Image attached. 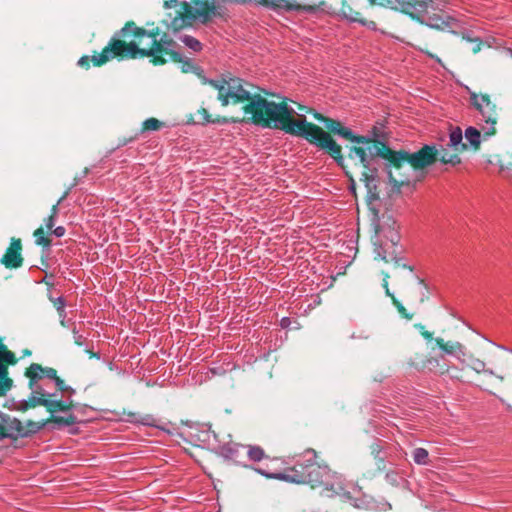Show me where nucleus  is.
Wrapping results in <instances>:
<instances>
[{
  "mask_svg": "<svg viewBox=\"0 0 512 512\" xmlns=\"http://www.w3.org/2000/svg\"><path fill=\"white\" fill-rule=\"evenodd\" d=\"M465 139L475 148H478L481 142V134L475 127H468L464 133Z\"/></svg>",
  "mask_w": 512,
  "mask_h": 512,
  "instance_id": "obj_19",
  "label": "nucleus"
},
{
  "mask_svg": "<svg viewBox=\"0 0 512 512\" xmlns=\"http://www.w3.org/2000/svg\"><path fill=\"white\" fill-rule=\"evenodd\" d=\"M132 34L133 40L126 46L124 41L113 39L98 56H83L79 59L78 65L85 66L89 61L94 66H100L115 56L126 55L130 58L151 57L152 63L162 65L167 60L181 61V53L178 52V44L167 34L159 35L156 31H149L133 25H126L121 29L120 34L126 37Z\"/></svg>",
  "mask_w": 512,
  "mask_h": 512,
  "instance_id": "obj_2",
  "label": "nucleus"
},
{
  "mask_svg": "<svg viewBox=\"0 0 512 512\" xmlns=\"http://www.w3.org/2000/svg\"><path fill=\"white\" fill-rule=\"evenodd\" d=\"M388 278H389V275L385 274L384 279H383V287L385 289L386 295L389 296L392 299V301H394V299H397V298L389 289Z\"/></svg>",
  "mask_w": 512,
  "mask_h": 512,
  "instance_id": "obj_33",
  "label": "nucleus"
},
{
  "mask_svg": "<svg viewBox=\"0 0 512 512\" xmlns=\"http://www.w3.org/2000/svg\"><path fill=\"white\" fill-rule=\"evenodd\" d=\"M51 301L53 302L57 312H63V309H65L66 306V302L62 296L51 298Z\"/></svg>",
  "mask_w": 512,
  "mask_h": 512,
  "instance_id": "obj_31",
  "label": "nucleus"
},
{
  "mask_svg": "<svg viewBox=\"0 0 512 512\" xmlns=\"http://www.w3.org/2000/svg\"><path fill=\"white\" fill-rule=\"evenodd\" d=\"M198 113L201 116L203 123L225 124L228 122L225 118H212L205 108L200 109Z\"/></svg>",
  "mask_w": 512,
  "mask_h": 512,
  "instance_id": "obj_26",
  "label": "nucleus"
},
{
  "mask_svg": "<svg viewBox=\"0 0 512 512\" xmlns=\"http://www.w3.org/2000/svg\"><path fill=\"white\" fill-rule=\"evenodd\" d=\"M416 280L422 286L420 302H423L427 298L425 291L428 289V287L424 283V281L421 278H419L418 276H416Z\"/></svg>",
  "mask_w": 512,
  "mask_h": 512,
  "instance_id": "obj_35",
  "label": "nucleus"
},
{
  "mask_svg": "<svg viewBox=\"0 0 512 512\" xmlns=\"http://www.w3.org/2000/svg\"><path fill=\"white\" fill-rule=\"evenodd\" d=\"M463 133L459 127H456L450 131L449 134V146L455 147L460 150H466V144L462 143Z\"/></svg>",
  "mask_w": 512,
  "mask_h": 512,
  "instance_id": "obj_18",
  "label": "nucleus"
},
{
  "mask_svg": "<svg viewBox=\"0 0 512 512\" xmlns=\"http://www.w3.org/2000/svg\"><path fill=\"white\" fill-rule=\"evenodd\" d=\"M218 91L223 106L247 102L243 107L244 119L262 128L279 129L287 134L302 136L322 150H327L338 164H342L341 147L322 128L308 123L303 114H297L288 104V99L275 102L252 92L253 86L243 79L223 76L219 79H204Z\"/></svg>",
  "mask_w": 512,
  "mask_h": 512,
  "instance_id": "obj_1",
  "label": "nucleus"
},
{
  "mask_svg": "<svg viewBox=\"0 0 512 512\" xmlns=\"http://www.w3.org/2000/svg\"><path fill=\"white\" fill-rule=\"evenodd\" d=\"M336 134L342 138L350 140L353 143H357L360 146H361V144L368 143L370 140L369 137H361V136L354 135V133L351 131V129L344 126L343 124L341 127H339V130H337Z\"/></svg>",
  "mask_w": 512,
  "mask_h": 512,
  "instance_id": "obj_16",
  "label": "nucleus"
},
{
  "mask_svg": "<svg viewBox=\"0 0 512 512\" xmlns=\"http://www.w3.org/2000/svg\"><path fill=\"white\" fill-rule=\"evenodd\" d=\"M179 39L194 52H199L202 50V44L196 38L190 35H184L179 37Z\"/></svg>",
  "mask_w": 512,
  "mask_h": 512,
  "instance_id": "obj_22",
  "label": "nucleus"
},
{
  "mask_svg": "<svg viewBox=\"0 0 512 512\" xmlns=\"http://www.w3.org/2000/svg\"><path fill=\"white\" fill-rule=\"evenodd\" d=\"M0 432H5L3 425L0 424ZM3 438H8L5 433H0V440Z\"/></svg>",
  "mask_w": 512,
  "mask_h": 512,
  "instance_id": "obj_44",
  "label": "nucleus"
},
{
  "mask_svg": "<svg viewBox=\"0 0 512 512\" xmlns=\"http://www.w3.org/2000/svg\"><path fill=\"white\" fill-rule=\"evenodd\" d=\"M365 137H369L368 143L361 144V146H353L350 148L349 157L351 159H359L360 163L365 168H369L370 160L375 156H383L385 153L381 148L373 143H382L384 140V133L382 127L374 126L370 133Z\"/></svg>",
  "mask_w": 512,
  "mask_h": 512,
  "instance_id": "obj_8",
  "label": "nucleus"
},
{
  "mask_svg": "<svg viewBox=\"0 0 512 512\" xmlns=\"http://www.w3.org/2000/svg\"><path fill=\"white\" fill-rule=\"evenodd\" d=\"M393 304L396 306L398 312L407 320H411L413 315L408 313L406 308L403 306V304L398 301L397 299H394Z\"/></svg>",
  "mask_w": 512,
  "mask_h": 512,
  "instance_id": "obj_30",
  "label": "nucleus"
},
{
  "mask_svg": "<svg viewBox=\"0 0 512 512\" xmlns=\"http://www.w3.org/2000/svg\"><path fill=\"white\" fill-rule=\"evenodd\" d=\"M498 347H499L500 349H504V350L509 351V352H511V353H512V350H511V349H507V348H505L504 346H501V345H498Z\"/></svg>",
  "mask_w": 512,
  "mask_h": 512,
  "instance_id": "obj_46",
  "label": "nucleus"
},
{
  "mask_svg": "<svg viewBox=\"0 0 512 512\" xmlns=\"http://www.w3.org/2000/svg\"><path fill=\"white\" fill-rule=\"evenodd\" d=\"M73 338H74V342L79 345V346H82L85 344V341H86V338L79 334L76 329H73Z\"/></svg>",
  "mask_w": 512,
  "mask_h": 512,
  "instance_id": "obj_34",
  "label": "nucleus"
},
{
  "mask_svg": "<svg viewBox=\"0 0 512 512\" xmlns=\"http://www.w3.org/2000/svg\"><path fill=\"white\" fill-rule=\"evenodd\" d=\"M470 101L480 113L482 121L485 123L482 127L484 133L488 136L493 135L498 118L496 105L491 101L489 95L476 94L475 92H470Z\"/></svg>",
  "mask_w": 512,
  "mask_h": 512,
  "instance_id": "obj_9",
  "label": "nucleus"
},
{
  "mask_svg": "<svg viewBox=\"0 0 512 512\" xmlns=\"http://www.w3.org/2000/svg\"><path fill=\"white\" fill-rule=\"evenodd\" d=\"M52 382L53 381H44V389H47V390L51 391L50 388H49V384L52 383Z\"/></svg>",
  "mask_w": 512,
  "mask_h": 512,
  "instance_id": "obj_45",
  "label": "nucleus"
},
{
  "mask_svg": "<svg viewBox=\"0 0 512 512\" xmlns=\"http://www.w3.org/2000/svg\"><path fill=\"white\" fill-rule=\"evenodd\" d=\"M178 4V0H170L169 2H165V6L168 8H171L172 6H177Z\"/></svg>",
  "mask_w": 512,
  "mask_h": 512,
  "instance_id": "obj_40",
  "label": "nucleus"
},
{
  "mask_svg": "<svg viewBox=\"0 0 512 512\" xmlns=\"http://www.w3.org/2000/svg\"><path fill=\"white\" fill-rule=\"evenodd\" d=\"M437 10L429 9V13L424 17H420L421 22H425L429 27L436 29H445L451 26V21L453 20L451 17H443L436 14Z\"/></svg>",
  "mask_w": 512,
  "mask_h": 512,
  "instance_id": "obj_15",
  "label": "nucleus"
},
{
  "mask_svg": "<svg viewBox=\"0 0 512 512\" xmlns=\"http://www.w3.org/2000/svg\"><path fill=\"white\" fill-rule=\"evenodd\" d=\"M55 219H56L55 216L49 215V217L46 219V222H45L47 229L51 230L54 227Z\"/></svg>",
  "mask_w": 512,
  "mask_h": 512,
  "instance_id": "obj_37",
  "label": "nucleus"
},
{
  "mask_svg": "<svg viewBox=\"0 0 512 512\" xmlns=\"http://www.w3.org/2000/svg\"><path fill=\"white\" fill-rule=\"evenodd\" d=\"M437 160L443 164H450L452 166L458 165L461 162L457 154L448 153L443 146H440V149L437 148Z\"/></svg>",
  "mask_w": 512,
  "mask_h": 512,
  "instance_id": "obj_17",
  "label": "nucleus"
},
{
  "mask_svg": "<svg viewBox=\"0 0 512 512\" xmlns=\"http://www.w3.org/2000/svg\"><path fill=\"white\" fill-rule=\"evenodd\" d=\"M68 192H65L62 197L57 201L55 205L51 208V216L57 217L58 211H59V205L62 203V201L67 197Z\"/></svg>",
  "mask_w": 512,
  "mask_h": 512,
  "instance_id": "obj_32",
  "label": "nucleus"
},
{
  "mask_svg": "<svg viewBox=\"0 0 512 512\" xmlns=\"http://www.w3.org/2000/svg\"><path fill=\"white\" fill-rule=\"evenodd\" d=\"M45 421L42 422H27V427H25L26 432H28V435L37 433L39 430H41L45 426Z\"/></svg>",
  "mask_w": 512,
  "mask_h": 512,
  "instance_id": "obj_29",
  "label": "nucleus"
},
{
  "mask_svg": "<svg viewBox=\"0 0 512 512\" xmlns=\"http://www.w3.org/2000/svg\"><path fill=\"white\" fill-rule=\"evenodd\" d=\"M427 363L428 365L432 366V367H437L439 366V360L436 359V358H430L427 360Z\"/></svg>",
  "mask_w": 512,
  "mask_h": 512,
  "instance_id": "obj_38",
  "label": "nucleus"
},
{
  "mask_svg": "<svg viewBox=\"0 0 512 512\" xmlns=\"http://www.w3.org/2000/svg\"><path fill=\"white\" fill-rule=\"evenodd\" d=\"M315 117L321 120L324 123V126L335 134L337 133V130H339V127L342 126V123L338 120L325 118L317 113L315 114Z\"/></svg>",
  "mask_w": 512,
  "mask_h": 512,
  "instance_id": "obj_24",
  "label": "nucleus"
},
{
  "mask_svg": "<svg viewBox=\"0 0 512 512\" xmlns=\"http://www.w3.org/2000/svg\"><path fill=\"white\" fill-rule=\"evenodd\" d=\"M258 473L274 479H280L296 484H310L312 487H323L326 496L338 495L344 499H351L350 492L345 491L341 485L340 477L333 473L327 465L316 463V452L306 450L296 461L288 473L268 474L262 469H255Z\"/></svg>",
  "mask_w": 512,
  "mask_h": 512,
  "instance_id": "obj_3",
  "label": "nucleus"
},
{
  "mask_svg": "<svg viewBox=\"0 0 512 512\" xmlns=\"http://www.w3.org/2000/svg\"><path fill=\"white\" fill-rule=\"evenodd\" d=\"M21 241L20 239L12 238L11 245L7 249L6 253L1 259V263L5 265L7 268H17L22 264L21 257Z\"/></svg>",
  "mask_w": 512,
  "mask_h": 512,
  "instance_id": "obj_13",
  "label": "nucleus"
},
{
  "mask_svg": "<svg viewBox=\"0 0 512 512\" xmlns=\"http://www.w3.org/2000/svg\"><path fill=\"white\" fill-rule=\"evenodd\" d=\"M422 336L426 339V340H431L432 339V333L429 332V331H423L422 332Z\"/></svg>",
  "mask_w": 512,
  "mask_h": 512,
  "instance_id": "obj_43",
  "label": "nucleus"
},
{
  "mask_svg": "<svg viewBox=\"0 0 512 512\" xmlns=\"http://www.w3.org/2000/svg\"><path fill=\"white\" fill-rule=\"evenodd\" d=\"M1 425H3L4 430H5L4 433L7 435L8 438H16L18 436H20V437L28 436V432H26L25 427L23 426L21 421H19L16 418H13V419H11V418L5 419L4 418L2 420Z\"/></svg>",
  "mask_w": 512,
  "mask_h": 512,
  "instance_id": "obj_14",
  "label": "nucleus"
},
{
  "mask_svg": "<svg viewBox=\"0 0 512 512\" xmlns=\"http://www.w3.org/2000/svg\"><path fill=\"white\" fill-rule=\"evenodd\" d=\"M225 451H226V454H225V455H226L227 457H230V458H232V457H233V455H234V453H235V450H234L233 448H227V449H225Z\"/></svg>",
  "mask_w": 512,
  "mask_h": 512,
  "instance_id": "obj_42",
  "label": "nucleus"
},
{
  "mask_svg": "<svg viewBox=\"0 0 512 512\" xmlns=\"http://www.w3.org/2000/svg\"><path fill=\"white\" fill-rule=\"evenodd\" d=\"M65 232L66 230L63 226H58L52 230V234L59 238L64 236Z\"/></svg>",
  "mask_w": 512,
  "mask_h": 512,
  "instance_id": "obj_36",
  "label": "nucleus"
},
{
  "mask_svg": "<svg viewBox=\"0 0 512 512\" xmlns=\"http://www.w3.org/2000/svg\"><path fill=\"white\" fill-rule=\"evenodd\" d=\"M280 324H281L282 328H287L289 326V324H290V319L288 317H283L281 319Z\"/></svg>",
  "mask_w": 512,
  "mask_h": 512,
  "instance_id": "obj_39",
  "label": "nucleus"
},
{
  "mask_svg": "<svg viewBox=\"0 0 512 512\" xmlns=\"http://www.w3.org/2000/svg\"><path fill=\"white\" fill-rule=\"evenodd\" d=\"M45 232L42 227L38 228L34 232L35 243L37 245H43L46 248L50 247V241L44 236Z\"/></svg>",
  "mask_w": 512,
  "mask_h": 512,
  "instance_id": "obj_27",
  "label": "nucleus"
},
{
  "mask_svg": "<svg viewBox=\"0 0 512 512\" xmlns=\"http://www.w3.org/2000/svg\"><path fill=\"white\" fill-rule=\"evenodd\" d=\"M55 387L57 390L61 391L63 394L69 393L73 394L75 393V390L72 389L70 386L66 385L62 379H60L57 375L56 378L52 379Z\"/></svg>",
  "mask_w": 512,
  "mask_h": 512,
  "instance_id": "obj_28",
  "label": "nucleus"
},
{
  "mask_svg": "<svg viewBox=\"0 0 512 512\" xmlns=\"http://www.w3.org/2000/svg\"><path fill=\"white\" fill-rule=\"evenodd\" d=\"M413 461L418 465H427L429 460V453L426 449L418 447L412 451Z\"/></svg>",
  "mask_w": 512,
  "mask_h": 512,
  "instance_id": "obj_21",
  "label": "nucleus"
},
{
  "mask_svg": "<svg viewBox=\"0 0 512 512\" xmlns=\"http://www.w3.org/2000/svg\"><path fill=\"white\" fill-rule=\"evenodd\" d=\"M406 157L412 163L415 169L420 170L432 165L437 160V146L424 145L419 151L414 153L406 152Z\"/></svg>",
  "mask_w": 512,
  "mask_h": 512,
  "instance_id": "obj_11",
  "label": "nucleus"
},
{
  "mask_svg": "<svg viewBox=\"0 0 512 512\" xmlns=\"http://www.w3.org/2000/svg\"><path fill=\"white\" fill-rule=\"evenodd\" d=\"M402 11L420 19L429 13V9L441 10L440 3L434 0H396Z\"/></svg>",
  "mask_w": 512,
  "mask_h": 512,
  "instance_id": "obj_10",
  "label": "nucleus"
},
{
  "mask_svg": "<svg viewBox=\"0 0 512 512\" xmlns=\"http://www.w3.org/2000/svg\"><path fill=\"white\" fill-rule=\"evenodd\" d=\"M179 5V10L168 25L174 34L184 28L191 27L194 22L207 24L214 17L221 15L214 0L197 1L194 5L182 2Z\"/></svg>",
  "mask_w": 512,
  "mask_h": 512,
  "instance_id": "obj_6",
  "label": "nucleus"
},
{
  "mask_svg": "<svg viewBox=\"0 0 512 512\" xmlns=\"http://www.w3.org/2000/svg\"><path fill=\"white\" fill-rule=\"evenodd\" d=\"M247 454L249 459L254 462L261 461L265 456L264 450L261 447L252 445L248 446Z\"/></svg>",
  "mask_w": 512,
  "mask_h": 512,
  "instance_id": "obj_25",
  "label": "nucleus"
},
{
  "mask_svg": "<svg viewBox=\"0 0 512 512\" xmlns=\"http://www.w3.org/2000/svg\"><path fill=\"white\" fill-rule=\"evenodd\" d=\"M1 349H5V346L3 344L0 345Z\"/></svg>",
  "mask_w": 512,
  "mask_h": 512,
  "instance_id": "obj_47",
  "label": "nucleus"
},
{
  "mask_svg": "<svg viewBox=\"0 0 512 512\" xmlns=\"http://www.w3.org/2000/svg\"><path fill=\"white\" fill-rule=\"evenodd\" d=\"M382 156L388 160L387 174L391 191L400 193L403 187H409L420 179V172L406 157V151H393L387 147Z\"/></svg>",
  "mask_w": 512,
  "mask_h": 512,
  "instance_id": "obj_5",
  "label": "nucleus"
},
{
  "mask_svg": "<svg viewBox=\"0 0 512 512\" xmlns=\"http://www.w3.org/2000/svg\"><path fill=\"white\" fill-rule=\"evenodd\" d=\"M59 317L61 319V324L65 325L66 311L63 309V312H58Z\"/></svg>",
  "mask_w": 512,
  "mask_h": 512,
  "instance_id": "obj_41",
  "label": "nucleus"
},
{
  "mask_svg": "<svg viewBox=\"0 0 512 512\" xmlns=\"http://www.w3.org/2000/svg\"><path fill=\"white\" fill-rule=\"evenodd\" d=\"M438 347L447 355L455 357L461 364L466 363L465 357L467 356L464 345L458 341L444 342L442 338L435 339Z\"/></svg>",
  "mask_w": 512,
  "mask_h": 512,
  "instance_id": "obj_12",
  "label": "nucleus"
},
{
  "mask_svg": "<svg viewBox=\"0 0 512 512\" xmlns=\"http://www.w3.org/2000/svg\"><path fill=\"white\" fill-rule=\"evenodd\" d=\"M376 234L380 240V244L375 248L377 256L385 262L393 261L397 266L407 268L410 272H413L414 268L403 262V258L397 256L396 246L400 236L395 220L391 217H387V219L383 217V221L376 229Z\"/></svg>",
  "mask_w": 512,
  "mask_h": 512,
  "instance_id": "obj_7",
  "label": "nucleus"
},
{
  "mask_svg": "<svg viewBox=\"0 0 512 512\" xmlns=\"http://www.w3.org/2000/svg\"><path fill=\"white\" fill-rule=\"evenodd\" d=\"M25 375L29 378L31 404L27 401H24L21 404L22 410L41 405L48 409V411L54 417V421L56 423L72 425L76 422V417L73 414H68L66 417L56 416V413L58 412H67L71 410V400L58 399L55 392L44 389V381H52L53 378H56L55 369L50 367H42L37 363H33L30 365Z\"/></svg>",
  "mask_w": 512,
  "mask_h": 512,
  "instance_id": "obj_4",
  "label": "nucleus"
},
{
  "mask_svg": "<svg viewBox=\"0 0 512 512\" xmlns=\"http://www.w3.org/2000/svg\"><path fill=\"white\" fill-rule=\"evenodd\" d=\"M164 126V123L156 118H148L143 122L141 133L146 131H157Z\"/></svg>",
  "mask_w": 512,
  "mask_h": 512,
  "instance_id": "obj_23",
  "label": "nucleus"
},
{
  "mask_svg": "<svg viewBox=\"0 0 512 512\" xmlns=\"http://www.w3.org/2000/svg\"><path fill=\"white\" fill-rule=\"evenodd\" d=\"M468 359L470 360L468 367H470L476 373H488L490 375L494 374L493 370L486 369V364L481 359L475 358L471 355L468 356Z\"/></svg>",
  "mask_w": 512,
  "mask_h": 512,
  "instance_id": "obj_20",
  "label": "nucleus"
}]
</instances>
